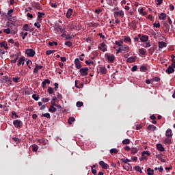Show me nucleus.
Returning <instances> with one entry per match:
<instances>
[{
	"label": "nucleus",
	"mask_w": 175,
	"mask_h": 175,
	"mask_svg": "<svg viewBox=\"0 0 175 175\" xmlns=\"http://www.w3.org/2000/svg\"><path fill=\"white\" fill-rule=\"evenodd\" d=\"M140 40L141 42H147L148 40V36L143 35Z\"/></svg>",
	"instance_id": "obj_25"
},
{
	"label": "nucleus",
	"mask_w": 175,
	"mask_h": 175,
	"mask_svg": "<svg viewBox=\"0 0 175 175\" xmlns=\"http://www.w3.org/2000/svg\"><path fill=\"white\" fill-rule=\"evenodd\" d=\"M98 50L103 51V53H105V51H107V48H106V44H105V42L100 43V46H98Z\"/></svg>",
	"instance_id": "obj_8"
},
{
	"label": "nucleus",
	"mask_w": 175,
	"mask_h": 175,
	"mask_svg": "<svg viewBox=\"0 0 175 175\" xmlns=\"http://www.w3.org/2000/svg\"><path fill=\"white\" fill-rule=\"evenodd\" d=\"M122 43H124V42H122V40H120V42H118V41L115 42V44H116V46H118V47H122Z\"/></svg>",
	"instance_id": "obj_37"
},
{
	"label": "nucleus",
	"mask_w": 175,
	"mask_h": 175,
	"mask_svg": "<svg viewBox=\"0 0 175 175\" xmlns=\"http://www.w3.org/2000/svg\"><path fill=\"white\" fill-rule=\"evenodd\" d=\"M41 117H46V118H51L49 113H42Z\"/></svg>",
	"instance_id": "obj_41"
},
{
	"label": "nucleus",
	"mask_w": 175,
	"mask_h": 175,
	"mask_svg": "<svg viewBox=\"0 0 175 175\" xmlns=\"http://www.w3.org/2000/svg\"><path fill=\"white\" fill-rule=\"evenodd\" d=\"M12 140H14V142H18V143H20V142H21V139H20L18 137H13Z\"/></svg>",
	"instance_id": "obj_59"
},
{
	"label": "nucleus",
	"mask_w": 175,
	"mask_h": 175,
	"mask_svg": "<svg viewBox=\"0 0 175 175\" xmlns=\"http://www.w3.org/2000/svg\"><path fill=\"white\" fill-rule=\"evenodd\" d=\"M136 61V57H131L127 59V62L129 64H132L133 62H135Z\"/></svg>",
	"instance_id": "obj_22"
},
{
	"label": "nucleus",
	"mask_w": 175,
	"mask_h": 175,
	"mask_svg": "<svg viewBox=\"0 0 175 175\" xmlns=\"http://www.w3.org/2000/svg\"><path fill=\"white\" fill-rule=\"evenodd\" d=\"M49 44L50 45V46H53V45H55V46H58V43H57V42H55V41H53V42H49Z\"/></svg>",
	"instance_id": "obj_49"
},
{
	"label": "nucleus",
	"mask_w": 175,
	"mask_h": 175,
	"mask_svg": "<svg viewBox=\"0 0 175 175\" xmlns=\"http://www.w3.org/2000/svg\"><path fill=\"white\" fill-rule=\"evenodd\" d=\"M98 165L101 166L102 169H105V170H107V169H109V164L105 163L103 161H99Z\"/></svg>",
	"instance_id": "obj_7"
},
{
	"label": "nucleus",
	"mask_w": 175,
	"mask_h": 175,
	"mask_svg": "<svg viewBox=\"0 0 175 175\" xmlns=\"http://www.w3.org/2000/svg\"><path fill=\"white\" fill-rule=\"evenodd\" d=\"M13 124L15 128H18V129L23 128V122H21L20 120H14Z\"/></svg>",
	"instance_id": "obj_3"
},
{
	"label": "nucleus",
	"mask_w": 175,
	"mask_h": 175,
	"mask_svg": "<svg viewBox=\"0 0 175 175\" xmlns=\"http://www.w3.org/2000/svg\"><path fill=\"white\" fill-rule=\"evenodd\" d=\"M53 53H55V50H48L46 51V55H50L51 54H53Z\"/></svg>",
	"instance_id": "obj_43"
},
{
	"label": "nucleus",
	"mask_w": 175,
	"mask_h": 175,
	"mask_svg": "<svg viewBox=\"0 0 175 175\" xmlns=\"http://www.w3.org/2000/svg\"><path fill=\"white\" fill-rule=\"evenodd\" d=\"M47 84H50V79H44V81L42 83V88H46V85Z\"/></svg>",
	"instance_id": "obj_18"
},
{
	"label": "nucleus",
	"mask_w": 175,
	"mask_h": 175,
	"mask_svg": "<svg viewBox=\"0 0 175 175\" xmlns=\"http://www.w3.org/2000/svg\"><path fill=\"white\" fill-rule=\"evenodd\" d=\"M0 46L1 47H4L5 50H8L9 49V46H8V44H5V42H1L0 43Z\"/></svg>",
	"instance_id": "obj_31"
},
{
	"label": "nucleus",
	"mask_w": 175,
	"mask_h": 175,
	"mask_svg": "<svg viewBox=\"0 0 175 175\" xmlns=\"http://www.w3.org/2000/svg\"><path fill=\"white\" fill-rule=\"evenodd\" d=\"M155 51V49L151 47L150 49H149V53L150 54H152Z\"/></svg>",
	"instance_id": "obj_60"
},
{
	"label": "nucleus",
	"mask_w": 175,
	"mask_h": 175,
	"mask_svg": "<svg viewBox=\"0 0 175 175\" xmlns=\"http://www.w3.org/2000/svg\"><path fill=\"white\" fill-rule=\"evenodd\" d=\"M39 72V68L38 67V64L36 65V67L33 70V73H38Z\"/></svg>",
	"instance_id": "obj_55"
},
{
	"label": "nucleus",
	"mask_w": 175,
	"mask_h": 175,
	"mask_svg": "<svg viewBox=\"0 0 175 175\" xmlns=\"http://www.w3.org/2000/svg\"><path fill=\"white\" fill-rule=\"evenodd\" d=\"M135 170H136V172H139V173H143V171L142 170V167L139 165L135 167Z\"/></svg>",
	"instance_id": "obj_30"
},
{
	"label": "nucleus",
	"mask_w": 175,
	"mask_h": 175,
	"mask_svg": "<svg viewBox=\"0 0 175 175\" xmlns=\"http://www.w3.org/2000/svg\"><path fill=\"white\" fill-rule=\"evenodd\" d=\"M40 143H44V144H46L47 143V141H46V139H44V138H42L40 139H39Z\"/></svg>",
	"instance_id": "obj_57"
},
{
	"label": "nucleus",
	"mask_w": 175,
	"mask_h": 175,
	"mask_svg": "<svg viewBox=\"0 0 175 175\" xmlns=\"http://www.w3.org/2000/svg\"><path fill=\"white\" fill-rule=\"evenodd\" d=\"M167 45L166 44V42L161 41V42H159V47L160 49H163V47H166Z\"/></svg>",
	"instance_id": "obj_19"
},
{
	"label": "nucleus",
	"mask_w": 175,
	"mask_h": 175,
	"mask_svg": "<svg viewBox=\"0 0 175 175\" xmlns=\"http://www.w3.org/2000/svg\"><path fill=\"white\" fill-rule=\"evenodd\" d=\"M165 136H166L167 137H172V136H173V132H172V129H168L166 131Z\"/></svg>",
	"instance_id": "obj_15"
},
{
	"label": "nucleus",
	"mask_w": 175,
	"mask_h": 175,
	"mask_svg": "<svg viewBox=\"0 0 175 175\" xmlns=\"http://www.w3.org/2000/svg\"><path fill=\"white\" fill-rule=\"evenodd\" d=\"M122 51H125L126 53H129V46L128 45H122L121 47Z\"/></svg>",
	"instance_id": "obj_13"
},
{
	"label": "nucleus",
	"mask_w": 175,
	"mask_h": 175,
	"mask_svg": "<svg viewBox=\"0 0 175 175\" xmlns=\"http://www.w3.org/2000/svg\"><path fill=\"white\" fill-rule=\"evenodd\" d=\"M157 148L159 150V151H161V152H163L165 151V148H163V146L161 144H157Z\"/></svg>",
	"instance_id": "obj_17"
},
{
	"label": "nucleus",
	"mask_w": 175,
	"mask_h": 175,
	"mask_svg": "<svg viewBox=\"0 0 175 175\" xmlns=\"http://www.w3.org/2000/svg\"><path fill=\"white\" fill-rule=\"evenodd\" d=\"M65 45H66V46H68V47H72V46L73 44H72V42H70V41H66V42H65Z\"/></svg>",
	"instance_id": "obj_45"
},
{
	"label": "nucleus",
	"mask_w": 175,
	"mask_h": 175,
	"mask_svg": "<svg viewBox=\"0 0 175 175\" xmlns=\"http://www.w3.org/2000/svg\"><path fill=\"white\" fill-rule=\"evenodd\" d=\"M159 18V20H166V14H165V13L160 14Z\"/></svg>",
	"instance_id": "obj_26"
},
{
	"label": "nucleus",
	"mask_w": 175,
	"mask_h": 175,
	"mask_svg": "<svg viewBox=\"0 0 175 175\" xmlns=\"http://www.w3.org/2000/svg\"><path fill=\"white\" fill-rule=\"evenodd\" d=\"M42 101L44 102V103H47V102H50V98H44L42 99Z\"/></svg>",
	"instance_id": "obj_50"
},
{
	"label": "nucleus",
	"mask_w": 175,
	"mask_h": 175,
	"mask_svg": "<svg viewBox=\"0 0 175 175\" xmlns=\"http://www.w3.org/2000/svg\"><path fill=\"white\" fill-rule=\"evenodd\" d=\"M25 54L27 55V57H35L36 52L32 49H27L25 50Z\"/></svg>",
	"instance_id": "obj_2"
},
{
	"label": "nucleus",
	"mask_w": 175,
	"mask_h": 175,
	"mask_svg": "<svg viewBox=\"0 0 175 175\" xmlns=\"http://www.w3.org/2000/svg\"><path fill=\"white\" fill-rule=\"evenodd\" d=\"M161 157H162V154H157V155L156 156V158H157L158 159H159V160L161 161V162H163V163H165V162H166V159H162V158H161Z\"/></svg>",
	"instance_id": "obj_28"
},
{
	"label": "nucleus",
	"mask_w": 175,
	"mask_h": 175,
	"mask_svg": "<svg viewBox=\"0 0 175 175\" xmlns=\"http://www.w3.org/2000/svg\"><path fill=\"white\" fill-rule=\"evenodd\" d=\"M147 129H148V131H150L151 132H154V131H155V129H157V126H155L152 124H150L147 126Z\"/></svg>",
	"instance_id": "obj_16"
},
{
	"label": "nucleus",
	"mask_w": 175,
	"mask_h": 175,
	"mask_svg": "<svg viewBox=\"0 0 175 175\" xmlns=\"http://www.w3.org/2000/svg\"><path fill=\"white\" fill-rule=\"evenodd\" d=\"M83 102L78 101L77 102V107H81L83 106Z\"/></svg>",
	"instance_id": "obj_54"
},
{
	"label": "nucleus",
	"mask_w": 175,
	"mask_h": 175,
	"mask_svg": "<svg viewBox=\"0 0 175 175\" xmlns=\"http://www.w3.org/2000/svg\"><path fill=\"white\" fill-rule=\"evenodd\" d=\"M79 72L81 76H83V77L87 76L88 75V68L85 67V68H80Z\"/></svg>",
	"instance_id": "obj_4"
},
{
	"label": "nucleus",
	"mask_w": 175,
	"mask_h": 175,
	"mask_svg": "<svg viewBox=\"0 0 175 175\" xmlns=\"http://www.w3.org/2000/svg\"><path fill=\"white\" fill-rule=\"evenodd\" d=\"M62 38H65V39H66V40H71V39H73V37L67 35L66 33H62Z\"/></svg>",
	"instance_id": "obj_20"
},
{
	"label": "nucleus",
	"mask_w": 175,
	"mask_h": 175,
	"mask_svg": "<svg viewBox=\"0 0 175 175\" xmlns=\"http://www.w3.org/2000/svg\"><path fill=\"white\" fill-rule=\"evenodd\" d=\"M49 111L51 113H55V111H57V108L53 107V105H51L50 107H49Z\"/></svg>",
	"instance_id": "obj_32"
},
{
	"label": "nucleus",
	"mask_w": 175,
	"mask_h": 175,
	"mask_svg": "<svg viewBox=\"0 0 175 175\" xmlns=\"http://www.w3.org/2000/svg\"><path fill=\"white\" fill-rule=\"evenodd\" d=\"M170 10H171L172 12L174 10V5H173V4L170 5Z\"/></svg>",
	"instance_id": "obj_63"
},
{
	"label": "nucleus",
	"mask_w": 175,
	"mask_h": 175,
	"mask_svg": "<svg viewBox=\"0 0 175 175\" xmlns=\"http://www.w3.org/2000/svg\"><path fill=\"white\" fill-rule=\"evenodd\" d=\"M163 26H164L165 28V29H164L165 33H168L169 29H170V25H169V24L165 23L163 24Z\"/></svg>",
	"instance_id": "obj_14"
},
{
	"label": "nucleus",
	"mask_w": 175,
	"mask_h": 175,
	"mask_svg": "<svg viewBox=\"0 0 175 175\" xmlns=\"http://www.w3.org/2000/svg\"><path fill=\"white\" fill-rule=\"evenodd\" d=\"M113 16L114 17H121V18H124V11L120 10V11H118V12H113Z\"/></svg>",
	"instance_id": "obj_6"
},
{
	"label": "nucleus",
	"mask_w": 175,
	"mask_h": 175,
	"mask_svg": "<svg viewBox=\"0 0 175 175\" xmlns=\"http://www.w3.org/2000/svg\"><path fill=\"white\" fill-rule=\"evenodd\" d=\"M140 70H142V72H146V70H147V67H146L145 66H142L140 67Z\"/></svg>",
	"instance_id": "obj_51"
},
{
	"label": "nucleus",
	"mask_w": 175,
	"mask_h": 175,
	"mask_svg": "<svg viewBox=\"0 0 175 175\" xmlns=\"http://www.w3.org/2000/svg\"><path fill=\"white\" fill-rule=\"evenodd\" d=\"M139 53L142 55H146V53H147V51H146V49H144V48H142V49H139Z\"/></svg>",
	"instance_id": "obj_27"
},
{
	"label": "nucleus",
	"mask_w": 175,
	"mask_h": 175,
	"mask_svg": "<svg viewBox=\"0 0 175 175\" xmlns=\"http://www.w3.org/2000/svg\"><path fill=\"white\" fill-rule=\"evenodd\" d=\"M129 27L133 28L134 31H136L137 29V21H133L131 23H129Z\"/></svg>",
	"instance_id": "obj_5"
},
{
	"label": "nucleus",
	"mask_w": 175,
	"mask_h": 175,
	"mask_svg": "<svg viewBox=\"0 0 175 175\" xmlns=\"http://www.w3.org/2000/svg\"><path fill=\"white\" fill-rule=\"evenodd\" d=\"M12 115L14 116H12V118H18V115H17V113H16L14 111H12Z\"/></svg>",
	"instance_id": "obj_46"
},
{
	"label": "nucleus",
	"mask_w": 175,
	"mask_h": 175,
	"mask_svg": "<svg viewBox=\"0 0 175 175\" xmlns=\"http://www.w3.org/2000/svg\"><path fill=\"white\" fill-rule=\"evenodd\" d=\"M124 42H125V43H126V42H129V43H131V42H132V40L131 39V38L130 37H125L124 38Z\"/></svg>",
	"instance_id": "obj_39"
},
{
	"label": "nucleus",
	"mask_w": 175,
	"mask_h": 175,
	"mask_svg": "<svg viewBox=\"0 0 175 175\" xmlns=\"http://www.w3.org/2000/svg\"><path fill=\"white\" fill-rule=\"evenodd\" d=\"M146 154L148 155V157H150L151 155V153L148 151H143L142 152V157H144V155H146Z\"/></svg>",
	"instance_id": "obj_38"
},
{
	"label": "nucleus",
	"mask_w": 175,
	"mask_h": 175,
	"mask_svg": "<svg viewBox=\"0 0 175 175\" xmlns=\"http://www.w3.org/2000/svg\"><path fill=\"white\" fill-rule=\"evenodd\" d=\"M147 174L148 175H154V170H151V168L147 169Z\"/></svg>",
	"instance_id": "obj_33"
},
{
	"label": "nucleus",
	"mask_w": 175,
	"mask_h": 175,
	"mask_svg": "<svg viewBox=\"0 0 175 175\" xmlns=\"http://www.w3.org/2000/svg\"><path fill=\"white\" fill-rule=\"evenodd\" d=\"M137 70V66H134L131 68V72H136Z\"/></svg>",
	"instance_id": "obj_58"
},
{
	"label": "nucleus",
	"mask_w": 175,
	"mask_h": 175,
	"mask_svg": "<svg viewBox=\"0 0 175 175\" xmlns=\"http://www.w3.org/2000/svg\"><path fill=\"white\" fill-rule=\"evenodd\" d=\"M172 144V139H170V138H165V141H164V144Z\"/></svg>",
	"instance_id": "obj_34"
},
{
	"label": "nucleus",
	"mask_w": 175,
	"mask_h": 175,
	"mask_svg": "<svg viewBox=\"0 0 175 175\" xmlns=\"http://www.w3.org/2000/svg\"><path fill=\"white\" fill-rule=\"evenodd\" d=\"M34 26L38 29L40 28V25L38 22L34 23Z\"/></svg>",
	"instance_id": "obj_64"
},
{
	"label": "nucleus",
	"mask_w": 175,
	"mask_h": 175,
	"mask_svg": "<svg viewBox=\"0 0 175 175\" xmlns=\"http://www.w3.org/2000/svg\"><path fill=\"white\" fill-rule=\"evenodd\" d=\"M153 25L155 28H159V27H161V24L159 23H154Z\"/></svg>",
	"instance_id": "obj_61"
},
{
	"label": "nucleus",
	"mask_w": 175,
	"mask_h": 175,
	"mask_svg": "<svg viewBox=\"0 0 175 175\" xmlns=\"http://www.w3.org/2000/svg\"><path fill=\"white\" fill-rule=\"evenodd\" d=\"M59 29L62 33H65V29L62 27H59Z\"/></svg>",
	"instance_id": "obj_62"
},
{
	"label": "nucleus",
	"mask_w": 175,
	"mask_h": 175,
	"mask_svg": "<svg viewBox=\"0 0 175 175\" xmlns=\"http://www.w3.org/2000/svg\"><path fill=\"white\" fill-rule=\"evenodd\" d=\"M75 121H76V118L74 117H70L68 120V123L69 125H72V122H75Z\"/></svg>",
	"instance_id": "obj_23"
},
{
	"label": "nucleus",
	"mask_w": 175,
	"mask_h": 175,
	"mask_svg": "<svg viewBox=\"0 0 175 175\" xmlns=\"http://www.w3.org/2000/svg\"><path fill=\"white\" fill-rule=\"evenodd\" d=\"M48 92L51 95V94H54V89H53V88H51V87H49L48 88Z\"/></svg>",
	"instance_id": "obj_42"
},
{
	"label": "nucleus",
	"mask_w": 175,
	"mask_h": 175,
	"mask_svg": "<svg viewBox=\"0 0 175 175\" xmlns=\"http://www.w3.org/2000/svg\"><path fill=\"white\" fill-rule=\"evenodd\" d=\"M3 32H5V33H7V35H9L10 33V29L8 28L4 29Z\"/></svg>",
	"instance_id": "obj_56"
},
{
	"label": "nucleus",
	"mask_w": 175,
	"mask_h": 175,
	"mask_svg": "<svg viewBox=\"0 0 175 175\" xmlns=\"http://www.w3.org/2000/svg\"><path fill=\"white\" fill-rule=\"evenodd\" d=\"M124 144H129L131 143V140L129 139H125L122 141Z\"/></svg>",
	"instance_id": "obj_44"
},
{
	"label": "nucleus",
	"mask_w": 175,
	"mask_h": 175,
	"mask_svg": "<svg viewBox=\"0 0 175 175\" xmlns=\"http://www.w3.org/2000/svg\"><path fill=\"white\" fill-rule=\"evenodd\" d=\"M38 18H42V17H43V16H44V13L43 12H38Z\"/></svg>",
	"instance_id": "obj_53"
},
{
	"label": "nucleus",
	"mask_w": 175,
	"mask_h": 175,
	"mask_svg": "<svg viewBox=\"0 0 175 175\" xmlns=\"http://www.w3.org/2000/svg\"><path fill=\"white\" fill-rule=\"evenodd\" d=\"M105 57L111 64H113L114 62V60L116 59V56H114V55L113 54L105 53Z\"/></svg>",
	"instance_id": "obj_1"
},
{
	"label": "nucleus",
	"mask_w": 175,
	"mask_h": 175,
	"mask_svg": "<svg viewBox=\"0 0 175 175\" xmlns=\"http://www.w3.org/2000/svg\"><path fill=\"white\" fill-rule=\"evenodd\" d=\"M24 61H25V57L24 56L20 57V59H18L17 66H20L21 65H24L25 64Z\"/></svg>",
	"instance_id": "obj_11"
},
{
	"label": "nucleus",
	"mask_w": 175,
	"mask_h": 175,
	"mask_svg": "<svg viewBox=\"0 0 175 175\" xmlns=\"http://www.w3.org/2000/svg\"><path fill=\"white\" fill-rule=\"evenodd\" d=\"M38 149H39V148L38 147L37 145H34V146H32V150L34 152H36V151H38Z\"/></svg>",
	"instance_id": "obj_48"
},
{
	"label": "nucleus",
	"mask_w": 175,
	"mask_h": 175,
	"mask_svg": "<svg viewBox=\"0 0 175 175\" xmlns=\"http://www.w3.org/2000/svg\"><path fill=\"white\" fill-rule=\"evenodd\" d=\"M32 98L34 100H39V95L38 94H33Z\"/></svg>",
	"instance_id": "obj_47"
},
{
	"label": "nucleus",
	"mask_w": 175,
	"mask_h": 175,
	"mask_svg": "<svg viewBox=\"0 0 175 175\" xmlns=\"http://www.w3.org/2000/svg\"><path fill=\"white\" fill-rule=\"evenodd\" d=\"M33 8H35V9L40 10V4H39V3H36L33 4Z\"/></svg>",
	"instance_id": "obj_40"
},
{
	"label": "nucleus",
	"mask_w": 175,
	"mask_h": 175,
	"mask_svg": "<svg viewBox=\"0 0 175 175\" xmlns=\"http://www.w3.org/2000/svg\"><path fill=\"white\" fill-rule=\"evenodd\" d=\"M23 31H29V25L28 24H25L23 27Z\"/></svg>",
	"instance_id": "obj_35"
},
{
	"label": "nucleus",
	"mask_w": 175,
	"mask_h": 175,
	"mask_svg": "<svg viewBox=\"0 0 175 175\" xmlns=\"http://www.w3.org/2000/svg\"><path fill=\"white\" fill-rule=\"evenodd\" d=\"M14 57H16L14 59L11 60V64H16V62H17V61L18 60V55L16 54L14 55Z\"/></svg>",
	"instance_id": "obj_29"
},
{
	"label": "nucleus",
	"mask_w": 175,
	"mask_h": 175,
	"mask_svg": "<svg viewBox=\"0 0 175 175\" xmlns=\"http://www.w3.org/2000/svg\"><path fill=\"white\" fill-rule=\"evenodd\" d=\"M166 73L168 75H172V73H174V68L172 67V66H169L167 70H165Z\"/></svg>",
	"instance_id": "obj_10"
},
{
	"label": "nucleus",
	"mask_w": 175,
	"mask_h": 175,
	"mask_svg": "<svg viewBox=\"0 0 175 175\" xmlns=\"http://www.w3.org/2000/svg\"><path fill=\"white\" fill-rule=\"evenodd\" d=\"M18 80H20V77H13V78H12V81H13L14 83H18Z\"/></svg>",
	"instance_id": "obj_52"
},
{
	"label": "nucleus",
	"mask_w": 175,
	"mask_h": 175,
	"mask_svg": "<svg viewBox=\"0 0 175 175\" xmlns=\"http://www.w3.org/2000/svg\"><path fill=\"white\" fill-rule=\"evenodd\" d=\"M110 154H118V150L117 148H112L110 150Z\"/></svg>",
	"instance_id": "obj_36"
},
{
	"label": "nucleus",
	"mask_w": 175,
	"mask_h": 175,
	"mask_svg": "<svg viewBox=\"0 0 175 175\" xmlns=\"http://www.w3.org/2000/svg\"><path fill=\"white\" fill-rule=\"evenodd\" d=\"M75 64L77 69H81V64L80 63V59L79 58L75 59Z\"/></svg>",
	"instance_id": "obj_9"
},
{
	"label": "nucleus",
	"mask_w": 175,
	"mask_h": 175,
	"mask_svg": "<svg viewBox=\"0 0 175 175\" xmlns=\"http://www.w3.org/2000/svg\"><path fill=\"white\" fill-rule=\"evenodd\" d=\"M100 72L103 75H106V73H107V69L106 68V67L105 66H100Z\"/></svg>",
	"instance_id": "obj_12"
},
{
	"label": "nucleus",
	"mask_w": 175,
	"mask_h": 175,
	"mask_svg": "<svg viewBox=\"0 0 175 175\" xmlns=\"http://www.w3.org/2000/svg\"><path fill=\"white\" fill-rule=\"evenodd\" d=\"M131 151L132 155H135V154H137L139 150H137V148H131Z\"/></svg>",
	"instance_id": "obj_24"
},
{
	"label": "nucleus",
	"mask_w": 175,
	"mask_h": 175,
	"mask_svg": "<svg viewBox=\"0 0 175 175\" xmlns=\"http://www.w3.org/2000/svg\"><path fill=\"white\" fill-rule=\"evenodd\" d=\"M72 13H73V10L69 8L66 12L67 18H69L72 16Z\"/></svg>",
	"instance_id": "obj_21"
}]
</instances>
